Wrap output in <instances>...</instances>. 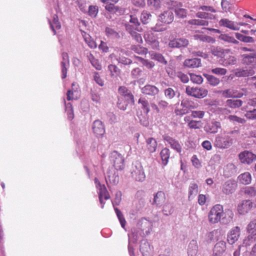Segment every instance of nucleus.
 Masks as SVG:
<instances>
[{
    "label": "nucleus",
    "mask_w": 256,
    "mask_h": 256,
    "mask_svg": "<svg viewBox=\"0 0 256 256\" xmlns=\"http://www.w3.org/2000/svg\"><path fill=\"white\" fill-rule=\"evenodd\" d=\"M186 92L188 96H194L196 98H204L208 94V91L203 88H194L190 86L186 87Z\"/></svg>",
    "instance_id": "39448f33"
},
{
    "label": "nucleus",
    "mask_w": 256,
    "mask_h": 256,
    "mask_svg": "<svg viewBox=\"0 0 256 256\" xmlns=\"http://www.w3.org/2000/svg\"><path fill=\"white\" fill-rule=\"evenodd\" d=\"M126 30L128 32V33L132 36V38L138 43H142V39L141 35L138 33L136 32V30H134V28H132V26L129 25L127 24L126 26Z\"/></svg>",
    "instance_id": "bb28decb"
},
{
    "label": "nucleus",
    "mask_w": 256,
    "mask_h": 256,
    "mask_svg": "<svg viewBox=\"0 0 256 256\" xmlns=\"http://www.w3.org/2000/svg\"><path fill=\"white\" fill-rule=\"evenodd\" d=\"M150 54L152 59L157 60L164 64H167V61L165 60L162 54L154 52H150Z\"/></svg>",
    "instance_id": "72a5a7b5"
},
{
    "label": "nucleus",
    "mask_w": 256,
    "mask_h": 256,
    "mask_svg": "<svg viewBox=\"0 0 256 256\" xmlns=\"http://www.w3.org/2000/svg\"><path fill=\"white\" fill-rule=\"evenodd\" d=\"M242 102L240 100L229 99L226 102V104L229 107L232 108H239L242 105Z\"/></svg>",
    "instance_id": "37998d69"
},
{
    "label": "nucleus",
    "mask_w": 256,
    "mask_h": 256,
    "mask_svg": "<svg viewBox=\"0 0 256 256\" xmlns=\"http://www.w3.org/2000/svg\"><path fill=\"white\" fill-rule=\"evenodd\" d=\"M106 180L108 184L109 182L112 184H116L118 183L119 180L118 174L114 172H113L109 170L107 172V176L106 178Z\"/></svg>",
    "instance_id": "cd10ccee"
},
{
    "label": "nucleus",
    "mask_w": 256,
    "mask_h": 256,
    "mask_svg": "<svg viewBox=\"0 0 256 256\" xmlns=\"http://www.w3.org/2000/svg\"><path fill=\"white\" fill-rule=\"evenodd\" d=\"M221 128V124L220 122L212 120L204 126V130L206 132L215 134Z\"/></svg>",
    "instance_id": "2eb2a0df"
},
{
    "label": "nucleus",
    "mask_w": 256,
    "mask_h": 256,
    "mask_svg": "<svg viewBox=\"0 0 256 256\" xmlns=\"http://www.w3.org/2000/svg\"><path fill=\"white\" fill-rule=\"evenodd\" d=\"M160 154L163 164L166 166L170 158V150L167 148H164L162 150Z\"/></svg>",
    "instance_id": "79ce46f5"
},
{
    "label": "nucleus",
    "mask_w": 256,
    "mask_h": 256,
    "mask_svg": "<svg viewBox=\"0 0 256 256\" xmlns=\"http://www.w3.org/2000/svg\"><path fill=\"white\" fill-rule=\"evenodd\" d=\"M172 5L178 18H184L186 16L187 10L182 8V4L181 3L172 1Z\"/></svg>",
    "instance_id": "9d476101"
},
{
    "label": "nucleus",
    "mask_w": 256,
    "mask_h": 256,
    "mask_svg": "<svg viewBox=\"0 0 256 256\" xmlns=\"http://www.w3.org/2000/svg\"><path fill=\"white\" fill-rule=\"evenodd\" d=\"M141 92L142 94L146 95L155 96L158 94L160 90L155 86L146 84L141 88Z\"/></svg>",
    "instance_id": "4468645a"
},
{
    "label": "nucleus",
    "mask_w": 256,
    "mask_h": 256,
    "mask_svg": "<svg viewBox=\"0 0 256 256\" xmlns=\"http://www.w3.org/2000/svg\"><path fill=\"white\" fill-rule=\"evenodd\" d=\"M219 38L224 41L232 43L234 44H238V41L234 38V37L230 36L228 34H222L220 36Z\"/></svg>",
    "instance_id": "09e8293b"
},
{
    "label": "nucleus",
    "mask_w": 256,
    "mask_h": 256,
    "mask_svg": "<svg viewBox=\"0 0 256 256\" xmlns=\"http://www.w3.org/2000/svg\"><path fill=\"white\" fill-rule=\"evenodd\" d=\"M81 34L83 36L85 42L90 48H96L97 45L96 42L92 38V37L89 34L82 30H81Z\"/></svg>",
    "instance_id": "c85d7f7f"
},
{
    "label": "nucleus",
    "mask_w": 256,
    "mask_h": 256,
    "mask_svg": "<svg viewBox=\"0 0 256 256\" xmlns=\"http://www.w3.org/2000/svg\"><path fill=\"white\" fill-rule=\"evenodd\" d=\"M202 126V122L200 120H193L192 122H190L189 124L188 127L192 129H198L200 128Z\"/></svg>",
    "instance_id": "338daca9"
},
{
    "label": "nucleus",
    "mask_w": 256,
    "mask_h": 256,
    "mask_svg": "<svg viewBox=\"0 0 256 256\" xmlns=\"http://www.w3.org/2000/svg\"><path fill=\"white\" fill-rule=\"evenodd\" d=\"M138 102L141 104L142 108L144 112L146 114H148L150 110L148 102L144 98H140L139 99Z\"/></svg>",
    "instance_id": "4d7b16f0"
},
{
    "label": "nucleus",
    "mask_w": 256,
    "mask_h": 256,
    "mask_svg": "<svg viewBox=\"0 0 256 256\" xmlns=\"http://www.w3.org/2000/svg\"><path fill=\"white\" fill-rule=\"evenodd\" d=\"M236 166L232 164H228L224 168V174L228 176H232L236 172Z\"/></svg>",
    "instance_id": "de8ad7c7"
},
{
    "label": "nucleus",
    "mask_w": 256,
    "mask_h": 256,
    "mask_svg": "<svg viewBox=\"0 0 256 256\" xmlns=\"http://www.w3.org/2000/svg\"><path fill=\"white\" fill-rule=\"evenodd\" d=\"M188 23L192 25H197V26H208V22L204 20H199V19H193L190 20Z\"/></svg>",
    "instance_id": "5fc2aeb1"
},
{
    "label": "nucleus",
    "mask_w": 256,
    "mask_h": 256,
    "mask_svg": "<svg viewBox=\"0 0 256 256\" xmlns=\"http://www.w3.org/2000/svg\"><path fill=\"white\" fill-rule=\"evenodd\" d=\"M181 106L184 108H186L188 110L190 109H194L196 108L194 102L188 98H184L181 102Z\"/></svg>",
    "instance_id": "ea45409f"
},
{
    "label": "nucleus",
    "mask_w": 256,
    "mask_h": 256,
    "mask_svg": "<svg viewBox=\"0 0 256 256\" xmlns=\"http://www.w3.org/2000/svg\"><path fill=\"white\" fill-rule=\"evenodd\" d=\"M66 110L67 112L68 118L72 119L74 117L72 105L70 102L65 104Z\"/></svg>",
    "instance_id": "e2e57ef3"
},
{
    "label": "nucleus",
    "mask_w": 256,
    "mask_h": 256,
    "mask_svg": "<svg viewBox=\"0 0 256 256\" xmlns=\"http://www.w3.org/2000/svg\"><path fill=\"white\" fill-rule=\"evenodd\" d=\"M237 188V183L235 180H229L226 181L222 186V192L226 194L233 193Z\"/></svg>",
    "instance_id": "0eeeda50"
},
{
    "label": "nucleus",
    "mask_w": 256,
    "mask_h": 256,
    "mask_svg": "<svg viewBox=\"0 0 256 256\" xmlns=\"http://www.w3.org/2000/svg\"><path fill=\"white\" fill-rule=\"evenodd\" d=\"M49 24L52 30L53 31L54 34H56V30H59L61 28L60 24L59 22L58 16L54 14L53 16L52 22H51L49 20Z\"/></svg>",
    "instance_id": "2f4dec72"
},
{
    "label": "nucleus",
    "mask_w": 256,
    "mask_h": 256,
    "mask_svg": "<svg viewBox=\"0 0 256 256\" xmlns=\"http://www.w3.org/2000/svg\"><path fill=\"white\" fill-rule=\"evenodd\" d=\"M228 118L230 122H232L234 124H244L246 122V120L244 119L234 115H230Z\"/></svg>",
    "instance_id": "13d9d810"
},
{
    "label": "nucleus",
    "mask_w": 256,
    "mask_h": 256,
    "mask_svg": "<svg viewBox=\"0 0 256 256\" xmlns=\"http://www.w3.org/2000/svg\"><path fill=\"white\" fill-rule=\"evenodd\" d=\"M152 15L148 11H143L140 15V19L142 22L144 24L149 23L152 19Z\"/></svg>",
    "instance_id": "58836bf2"
},
{
    "label": "nucleus",
    "mask_w": 256,
    "mask_h": 256,
    "mask_svg": "<svg viewBox=\"0 0 256 256\" xmlns=\"http://www.w3.org/2000/svg\"><path fill=\"white\" fill-rule=\"evenodd\" d=\"M162 138L165 142H167L168 144L170 145L172 148L176 150L178 152H181V146L177 140L168 135H164Z\"/></svg>",
    "instance_id": "f3484780"
},
{
    "label": "nucleus",
    "mask_w": 256,
    "mask_h": 256,
    "mask_svg": "<svg viewBox=\"0 0 256 256\" xmlns=\"http://www.w3.org/2000/svg\"><path fill=\"white\" fill-rule=\"evenodd\" d=\"M239 158L242 163L250 164L256 160V155L248 150H244L240 152Z\"/></svg>",
    "instance_id": "6e6552de"
},
{
    "label": "nucleus",
    "mask_w": 256,
    "mask_h": 256,
    "mask_svg": "<svg viewBox=\"0 0 256 256\" xmlns=\"http://www.w3.org/2000/svg\"><path fill=\"white\" fill-rule=\"evenodd\" d=\"M222 215V220L220 222L224 224L230 222L234 216L232 211L230 209H226L224 210L223 209Z\"/></svg>",
    "instance_id": "aec40b11"
},
{
    "label": "nucleus",
    "mask_w": 256,
    "mask_h": 256,
    "mask_svg": "<svg viewBox=\"0 0 256 256\" xmlns=\"http://www.w3.org/2000/svg\"><path fill=\"white\" fill-rule=\"evenodd\" d=\"M223 96L226 98L237 97L240 98L243 94L242 93L236 94V90L234 89L226 90L222 92Z\"/></svg>",
    "instance_id": "473e14b6"
},
{
    "label": "nucleus",
    "mask_w": 256,
    "mask_h": 256,
    "mask_svg": "<svg viewBox=\"0 0 256 256\" xmlns=\"http://www.w3.org/2000/svg\"><path fill=\"white\" fill-rule=\"evenodd\" d=\"M72 90H68L67 92V100H70L74 99V95L78 93V85L76 83H72Z\"/></svg>",
    "instance_id": "7c9ffc66"
},
{
    "label": "nucleus",
    "mask_w": 256,
    "mask_h": 256,
    "mask_svg": "<svg viewBox=\"0 0 256 256\" xmlns=\"http://www.w3.org/2000/svg\"><path fill=\"white\" fill-rule=\"evenodd\" d=\"M240 230L238 226L233 228L228 233L227 236V240L230 244H234L236 242L240 236Z\"/></svg>",
    "instance_id": "9b49d317"
},
{
    "label": "nucleus",
    "mask_w": 256,
    "mask_h": 256,
    "mask_svg": "<svg viewBox=\"0 0 256 256\" xmlns=\"http://www.w3.org/2000/svg\"><path fill=\"white\" fill-rule=\"evenodd\" d=\"M226 249V243L224 241L217 242L214 248L213 256H224V253Z\"/></svg>",
    "instance_id": "dca6fc26"
},
{
    "label": "nucleus",
    "mask_w": 256,
    "mask_h": 256,
    "mask_svg": "<svg viewBox=\"0 0 256 256\" xmlns=\"http://www.w3.org/2000/svg\"><path fill=\"white\" fill-rule=\"evenodd\" d=\"M204 76L206 78L208 84L210 86H216L220 83V79L212 75L204 74Z\"/></svg>",
    "instance_id": "c9c22d12"
},
{
    "label": "nucleus",
    "mask_w": 256,
    "mask_h": 256,
    "mask_svg": "<svg viewBox=\"0 0 256 256\" xmlns=\"http://www.w3.org/2000/svg\"><path fill=\"white\" fill-rule=\"evenodd\" d=\"M164 94L166 98L171 100L175 96L176 94L172 88H168L164 90Z\"/></svg>",
    "instance_id": "052dcab7"
},
{
    "label": "nucleus",
    "mask_w": 256,
    "mask_h": 256,
    "mask_svg": "<svg viewBox=\"0 0 256 256\" xmlns=\"http://www.w3.org/2000/svg\"><path fill=\"white\" fill-rule=\"evenodd\" d=\"M238 178L241 183L244 184H249L252 180L251 175L248 172L241 174L238 176Z\"/></svg>",
    "instance_id": "f704fd0d"
},
{
    "label": "nucleus",
    "mask_w": 256,
    "mask_h": 256,
    "mask_svg": "<svg viewBox=\"0 0 256 256\" xmlns=\"http://www.w3.org/2000/svg\"><path fill=\"white\" fill-rule=\"evenodd\" d=\"M136 58L142 62L144 66H146L148 68H152L154 66V64L153 62H149L148 60H144V58L139 56H137Z\"/></svg>",
    "instance_id": "0e129e2a"
},
{
    "label": "nucleus",
    "mask_w": 256,
    "mask_h": 256,
    "mask_svg": "<svg viewBox=\"0 0 256 256\" xmlns=\"http://www.w3.org/2000/svg\"><path fill=\"white\" fill-rule=\"evenodd\" d=\"M216 145L220 148H227L233 143V139L229 136H218L216 138Z\"/></svg>",
    "instance_id": "423d86ee"
},
{
    "label": "nucleus",
    "mask_w": 256,
    "mask_h": 256,
    "mask_svg": "<svg viewBox=\"0 0 256 256\" xmlns=\"http://www.w3.org/2000/svg\"><path fill=\"white\" fill-rule=\"evenodd\" d=\"M242 62L244 64L254 66L256 65V50H252V52L248 54H244L242 56Z\"/></svg>",
    "instance_id": "1a4fd4ad"
},
{
    "label": "nucleus",
    "mask_w": 256,
    "mask_h": 256,
    "mask_svg": "<svg viewBox=\"0 0 256 256\" xmlns=\"http://www.w3.org/2000/svg\"><path fill=\"white\" fill-rule=\"evenodd\" d=\"M131 49L135 52L141 55L146 54L148 52V50L146 48L138 45L132 46Z\"/></svg>",
    "instance_id": "3c124183"
},
{
    "label": "nucleus",
    "mask_w": 256,
    "mask_h": 256,
    "mask_svg": "<svg viewBox=\"0 0 256 256\" xmlns=\"http://www.w3.org/2000/svg\"><path fill=\"white\" fill-rule=\"evenodd\" d=\"M62 61L61 62L62 78L66 76L67 70L70 66L68 55L66 52H63L62 54Z\"/></svg>",
    "instance_id": "a211bd4d"
},
{
    "label": "nucleus",
    "mask_w": 256,
    "mask_h": 256,
    "mask_svg": "<svg viewBox=\"0 0 256 256\" xmlns=\"http://www.w3.org/2000/svg\"><path fill=\"white\" fill-rule=\"evenodd\" d=\"M234 75L237 77H246L252 76L254 71L252 68L248 69L237 68L234 70Z\"/></svg>",
    "instance_id": "b1692460"
},
{
    "label": "nucleus",
    "mask_w": 256,
    "mask_h": 256,
    "mask_svg": "<svg viewBox=\"0 0 256 256\" xmlns=\"http://www.w3.org/2000/svg\"><path fill=\"white\" fill-rule=\"evenodd\" d=\"M110 163L117 170H122L124 166V158L116 151L112 152L110 157Z\"/></svg>",
    "instance_id": "20e7f679"
},
{
    "label": "nucleus",
    "mask_w": 256,
    "mask_h": 256,
    "mask_svg": "<svg viewBox=\"0 0 256 256\" xmlns=\"http://www.w3.org/2000/svg\"><path fill=\"white\" fill-rule=\"evenodd\" d=\"M106 36L110 38L116 39L120 38L119 34L114 28L106 27Z\"/></svg>",
    "instance_id": "4c0bfd02"
},
{
    "label": "nucleus",
    "mask_w": 256,
    "mask_h": 256,
    "mask_svg": "<svg viewBox=\"0 0 256 256\" xmlns=\"http://www.w3.org/2000/svg\"><path fill=\"white\" fill-rule=\"evenodd\" d=\"M173 212L172 207L171 204L168 202L165 204L163 208V212L164 214L168 216Z\"/></svg>",
    "instance_id": "69168bd1"
},
{
    "label": "nucleus",
    "mask_w": 256,
    "mask_h": 256,
    "mask_svg": "<svg viewBox=\"0 0 256 256\" xmlns=\"http://www.w3.org/2000/svg\"><path fill=\"white\" fill-rule=\"evenodd\" d=\"M256 239V234L254 235H250L248 237H246L244 240L243 242V244L242 246L247 247L248 246H250L252 244H253Z\"/></svg>",
    "instance_id": "603ef678"
},
{
    "label": "nucleus",
    "mask_w": 256,
    "mask_h": 256,
    "mask_svg": "<svg viewBox=\"0 0 256 256\" xmlns=\"http://www.w3.org/2000/svg\"><path fill=\"white\" fill-rule=\"evenodd\" d=\"M129 21L125 24V26L126 27L127 24H129L132 26V28H134V30H137L138 26L140 25V22L138 21V18L136 17L131 15L129 16Z\"/></svg>",
    "instance_id": "a19ab883"
},
{
    "label": "nucleus",
    "mask_w": 256,
    "mask_h": 256,
    "mask_svg": "<svg viewBox=\"0 0 256 256\" xmlns=\"http://www.w3.org/2000/svg\"><path fill=\"white\" fill-rule=\"evenodd\" d=\"M198 192V186L195 183L190 184L188 188V198H192Z\"/></svg>",
    "instance_id": "c03bdc74"
},
{
    "label": "nucleus",
    "mask_w": 256,
    "mask_h": 256,
    "mask_svg": "<svg viewBox=\"0 0 256 256\" xmlns=\"http://www.w3.org/2000/svg\"><path fill=\"white\" fill-rule=\"evenodd\" d=\"M144 38L147 42L152 46V48L157 49L158 48L159 46L158 42L155 38L149 39V32L146 33L144 36Z\"/></svg>",
    "instance_id": "49530a36"
},
{
    "label": "nucleus",
    "mask_w": 256,
    "mask_h": 256,
    "mask_svg": "<svg viewBox=\"0 0 256 256\" xmlns=\"http://www.w3.org/2000/svg\"><path fill=\"white\" fill-rule=\"evenodd\" d=\"M221 157L219 154L214 155L208 162V166L214 168L220 162Z\"/></svg>",
    "instance_id": "8fccbe9b"
},
{
    "label": "nucleus",
    "mask_w": 256,
    "mask_h": 256,
    "mask_svg": "<svg viewBox=\"0 0 256 256\" xmlns=\"http://www.w3.org/2000/svg\"><path fill=\"white\" fill-rule=\"evenodd\" d=\"M93 132L96 136H102L105 132V129L102 122L100 120H95L92 125Z\"/></svg>",
    "instance_id": "6ab92c4d"
},
{
    "label": "nucleus",
    "mask_w": 256,
    "mask_h": 256,
    "mask_svg": "<svg viewBox=\"0 0 256 256\" xmlns=\"http://www.w3.org/2000/svg\"><path fill=\"white\" fill-rule=\"evenodd\" d=\"M236 38L239 40L246 43H252L254 42V38L250 36H246L236 32L235 34Z\"/></svg>",
    "instance_id": "e433bc0d"
},
{
    "label": "nucleus",
    "mask_w": 256,
    "mask_h": 256,
    "mask_svg": "<svg viewBox=\"0 0 256 256\" xmlns=\"http://www.w3.org/2000/svg\"><path fill=\"white\" fill-rule=\"evenodd\" d=\"M146 148L150 152H156L157 148V142L156 140L152 138H148L146 140Z\"/></svg>",
    "instance_id": "c756f323"
},
{
    "label": "nucleus",
    "mask_w": 256,
    "mask_h": 256,
    "mask_svg": "<svg viewBox=\"0 0 256 256\" xmlns=\"http://www.w3.org/2000/svg\"><path fill=\"white\" fill-rule=\"evenodd\" d=\"M219 24L220 26L228 28L234 30H240L238 22L230 20L227 18L222 19Z\"/></svg>",
    "instance_id": "4be33fe9"
},
{
    "label": "nucleus",
    "mask_w": 256,
    "mask_h": 256,
    "mask_svg": "<svg viewBox=\"0 0 256 256\" xmlns=\"http://www.w3.org/2000/svg\"><path fill=\"white\" fill-rule=\"evenodd\" d=\"M244 192L248 196H256V189L253 186H248L244 188Z\"/></svg>",
    "instance_id": "680f3d73"
},
{
    "label": "nucleus",
    "mask_w": 256,
    "mask_h": 256,
    "mask_svg": "<svg viewBox=\"0 0 256 256\" xmlns=\"http://www.w3.org/2000/svg\"><path fill=\"white\" fill-rule=\"evenodd\" d=\"M188 44V40L184 38H176L170 40L169 46L170 48L184 47Z\"/></svg>",
    "instance_id": "412c9836"
},
{
    "label": "nucleus",
    "mask_w": 256,
    "mask_h": 256,
    "mask_svg": "<svg viewBox=\"0 0 256 256\" xmlns=\"http://www.w3.org/2000/svg\"><path fill=\"white\" fill-rule=\"evenodd\" d=\"M210 72L214 74L222 76L226 74L227 70L224 68L216 67L212 68Z\"/></svg>",
    "instance_id": "6e6d98bb"
},
{
    "label": "nucleus",
    "mask_w": 256,
    "mask_h": 256,
    "mask_svg": "<svg viewBox=\"0 0 256 256\" xmlns=\"http://www.w3.org/2000/svg\"><path fill=\"white\" fill-rule=\"evenodd\" d=\"M198 244L196 240H192L188 244V256H198Z\"/></svg>",
    "instance_id": "a878e982"
},
{
    "label": "nucleus",
    "mask_w": 256,
    "mask_h": 256,
    "mask_svg": "<svg viewBox=\"0 0 256 256\" xmlns=\"http://www.w3.org/2000/svg\"><path fill=\"white\" fill-rule=\"evenodd\" d=\"M132 177L137 181L142 182L146 178V175L142 166L140 163L136 162L131 169Z\"/></svg>",
    "instance_id": "7ed1b4c3"
},
{
    "label": "nucleus",
    "mask_w": 256,
    "mask_h": 256,
    "mask_svg": "<svg viewBox=\"0 0 256 256\" xmlns=\"http://www.w3.org/2000/svg\"><path fill=\"white\" fill-rule=\"evenodd\" d=\"M128 236L129 243L135 242L138 238V234L137 230L134 228L131 230V232L128 234Z\"/></svg>",
    "instance_id": "864d4df0"
},
{
    "label": "nucleus",
    "mask_w": 256,
    "mask_h": 256,
    "mask_svg": "<svg viewBox=\"0 0 256 256\" xmlns=\"http://www.w3.org/2000/svg\"><path fill=\"white\" fill-rule=\"evenodd\" d=\"M94 183L98 194L99 200L101 208H103L104 204V200H108L110 196L104 184H102L97 178L94 179Z\"/></svg>",
    "instance_id": "f03ea898"
},
{
    "label": "nucleus",
    "mask_w": 256,
    "mask_h": 256,
    "mask_svg": "<svg viewBox=\"0 0 256 256\" xmlns=\"http://www.w3.org/2000/svg\"><path fill=\"white\" fill-rule=\"evenodd\" d=\"M236 62V59L235 57L231 56L228 58H226L224 61L222 65L227 66L230 65L235 64Z\"/></svg>",
    "instance_id": "774afa93"
},
{
    "label": "nucleus",
    "mask_w": 256,
    "mask_h": 256,
    "mask_svg": "<svg viewBox=\"0 0 256 256\" xmlns=\"http://www.w3.org/2000/svg\"><path fill=\"white\" fill-rule=\"evenodd\" d=\"M223 206L217 204L213 206L208 214V220L212 224H216L222 220V212Z\"/></svg>",
    "instance_id": "f257e3e1"
},
{
    "label": "nucleus",
    "mask_w": 256,
    "mask_h": 256,
    "mask_svg": "<svg viewBox=\"0 0 256 256\" xmlns=\"http://www.w3.org/2000/svg\"><path fill=\"white\" fill-rule=\"evenodd\" d=\"M174 19L173 12L170 10H167L158 16V20L165 24L172 23Z\"/></svg>",
    "instance_id": "f8f14e48"
},
{
    "label": "nucleus",
    "mask_w": 256,
    "mask_h": 256,
    "mask_svg": "<svg viewBox=\"0 0 256 256\" xmlns=\"http://www.w3.org/2000/svg\"><path fill=\"white\" fill-rule=\"evenodd\" d=\"M184 65L188 68H197L201 66V60L197 58L186 59L184 61Z\"/></svg>",
    "instance_id": "5701e85b"
},
{
    "label": "nucleus",
    "mask_w": 256,
    "mask_h": 256,
    "mask_svg": "<svg viewBox=\"0 0 256 256\" xmlns=\"http://www.w3.org/2000/svg\"><path fill=\"white\" fill-rule=\"evenodd\" d=\"M166 200V195L164 192L158 191L154 195L152 204L156 206H161Z\"/></svg>",
    "instance_id": "393cba45"
},
{
    "label": "nucleus",
    "mask_w": 256,
    "mask_h": 256,
    "mask_svg": "<svg viewBox=\"0 0 256 256\" xmlns=\"http://www.w3.org/2000/svg\"><path fill=\"white\" fill-rule=\"evenodd\" d=\"M252 202L250 200H244L238 206V211L240 214H247L252 208Z\"/></svg>",
    "instance_id": "ddd939ff"
},
{
    "label": "nucleus",
    "mask_w": 256,
    "mask_h": 256,
    "mask_svg": "<svg viewBox=\"0 0 256 256\" xmlns=\"http://www.w3.org/2000/svg\"><path fill=\"white\" fill-rule=\"evenodd\" d=\"M228 50H224L218 47L214 48L212 50V54L220 58H223L225 54L228 53Z\"/></svg>",
    "instance_id": "a18cd8bd"
},
{
    "label": "nucleus",
    "mask_w": 256,
    "mask_h": 256,
    "mask_svg": "<svg viewBox=\"0 0 256 256\" xmlns=\"http://www.w3.org/2000/svg\"><path fill=\"white\" fill-rule=\"evenodd\" d=\"M190 80L194 83L200 84L203 82V78L200 75H197L194 74H190Z\"/></svg>",
    "instance_id": "bf43d9fd"
}]
</instances>
